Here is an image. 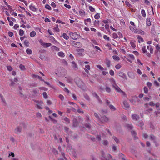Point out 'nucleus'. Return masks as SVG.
Segmentation results:
<instances>
[{"label": "nucleus", "instance_id": "nucleus-7", "mask_svg": "<svg viewBox=\"0 0 160 160\" xmlns=\"http://www.w3.org/2000/svg\"><path fill=\"white\" fill-rule=\"evenodd\" d=\"M144 123L142 120H140L138 121L137 125L140 127L141 129H143V126L144 125Z\"/></svg>", "mask_w": 160, "mask_h": 160}, {"label": "nucleus", "instance_id": "nucleus-33", "mask_svg": "<svg viewBox=\"0 0 160 160\" xmlns=\"http://www.w3.org/2000/svg\"><path fill=\"white\" fill-rule=\"evenodd\" d=\"M26 52L27 54L30 55L32 54V50L29 48L27 49L26 50Z\"/></svg>", "mask_w": 160, "mask_h": 160}, {"label": "nucleus", "instance_id": "nucleus-41", "mask_svg": "<svg viewBox=\"0 0 160 160\" xmlns=\"http://www.w3.org/2000/svg\"><path fill=\"white\" fill-rule=\"evenodd\" d=\"M24 32L23 30H22V29H20L19 30V35L20 36H22L24 34Z\"/></svg>", "mask_w": 160, "mask_h": 160}, {"label": "nucleus", "instance_id": "nucleus-54", "mask_svg": "<svg viewBox=\"0 0 160 160\" xmlns=\"http://www.w3.org/2000/svg\"><path fill=\"white\" fill-rule=\"evenodd\" d=\"M118 35L115 33H114L112 34V38L114 39L117 38H118Z\"/></svg>", "mask_w": 160, "mask_h": 160}, {"label": "nucleus", "instance_id": "nucleus-43", "mask_svg": "<svg viewBox=\"0 0 160 160\" xmlns=\"http://www.w3.org/2000/svg\"><path fill=\"white\" fill-rule=\"evenodd\" d=\"M79 13L81 16L83 15H85V13L84 11L83 10L79 11Z\"/></svg>", "mask_w": 160, "mask_h": 160}, {"label": "nucleus", "instance_id": "nucleus-28", "mask_svg": "<svg viewBox=\"0 0 160 160\" xmlns=\"http://www.w3.org/2000/svg\"><path fill=\"white\" fill-rule=\"evenodd\" d=\"M72 67L74 68H77V65L74 61H72Z\"/></svg>", "mask_w": 160, "mask_h": 160}, {"label": "nucleus", "instance_id": "nucleus-5", "mask_svg": "<svg viewBox=\"0 0 160 160\" xmlns=\"http://www.w3.org/2000/svg\"><path fill=\"white\" fill-rule=\"evenodd\" d=\"M72 122V126L73 127H77L78 126V121L77 119L76 118L74 117L73 118Z\"/></svg>", "mask_w": 160, "mask_h": 160}, {"label": "nucleus", "instance_id": "nucleus-3", "mask_svg": "<svg viewBox=\"0 0 160 160\" xmlns=\"http://www.w3.org/2000/svg\"><path fill=\"white\" fill-rule=\"evenodd\" d=\"M123 103L124 106V108H123L124 109L126 110L129 108L130 107V105L128 102L126 100L123 101Z\"/></svg>", "mask_w": 160, "mask_h": 160}, {"label": "nucleus", "instance_id": "nucleus-36", "mask_svg": "<svg viewBox=\"0 0 160 160\" xmlns=\"http://www.w3.org/2000/svg\"><path fill=\"white\" fill-rule=\"evenodd\" d=\"M141 32H143V33L144 32L143 31L141 30H139L136 28L135 30V31L134 32L139 34L141 33Z\"/></svg>", "mask_w": 160, "mask_h": 160}, {"label": "nucleus", "instance_id": "nucleus-20", "mask_svg": "<svg viewBox=\"0 0 160 160\" xmlns=\"http://www.w3.org/2000/svg\"><path fill=\"white\" fill-rule=\"evenodd\" d=\"M62 36L64 38L67 40H68L69 38V36L66 33H63Z\"/></svg>", "mask_w": 160, "mask_h": 160}, {"label": "nucleus", "instance_id": "nucleus-46", "mask_svg": "<svg viewBox=\"0 0 160 160\" xmlns=\"http://www.w3.org/2000/svg\"><path fill=\"white\" fill-rule=\"evenodd\" d=\"M142 51L143 53H145L147 52V51L146 49V47L145 46H143L142 49Z\"/></svg>", "mask_w": 160, "mask_h": 160}, {"label": "nucleus", "instance_id": "nucleus-62", "mask_svg": "<svg viewBox=\"0 0 160 160\" xmlns=\"http://www.w3.org/2000/svg\"><path fill=\"white\" fill-rule=\"evenodd\" d=\"M7 68L8 70L10 71L12 70V68L11 66H7Z\"/></svg>", "mask_w": 160, "mask_h": 160}, {"label": "nucleus", "instance_id": "nucleus-42", "mask_svg": "<svg viewBox=\"0 0 160 160\" xmlns=\"http://www.w3.org/2000/svg\"><path fill=\"white\" fill-rule=\"evenodd\" d=\"M144 91L145 93L147 94L148 93V88L146 86H144L143 88Z\"/></svg>", "mask_w": 160, "mask_h": 160}, {"label": "nucleus", "instance_id": "nucleus-39", "mask_svg": "<svg viewBox=\"0 0 160 160\" xmlns=\"http://www.w3.org/2000/svg\"><path fill=\"white\" fill-rule=\"evenodd\" d=\"M129 28L131 30L132 32H134L135 31V30L136 29V28L135 27V26L134 27H132L130 26H129Z\"/></svg>", "mask_w": 160, "mask_h": 160}, {"label": "nucleus", "instance_id": "nucleus-52", "mask_svg": "<svg viewBox=\"0 0 160 160\" xmlns=\"http://www.w3.org/2000/svg\"><path fill=\"white\" fill-rule=\"evenodd\" d=\"M29 86L30 88H32L33 87H36L37 86V84L35 83H32L30 84Z\"/></svg>", "mask_w": 160, "mask_h": 160}, {"label": "nucleus", "instance_id": "nucleus-19", "mask_svg": "<svg viewBox=\"0 0 160 160\" xmlns=\"http://www.w3.org/2000/svg\"><path fill=\"white\" fill-rule=\"evenodd\" d=\"M106 64H107L108 67L109 68L110 66L111 62L110 60L107 59H106Z\"/></svg>", "mask_w": 160, "mask_h": 160}, {"label": "nucleus", "instance_id": "nucleus-35", "mask_svg": "<svg viewBox=\"0 0 160 160\" xmlns=\"http://www.w3.org/2000/svg\"><path fill=\"white\" fill-rule=\"evenodd\" d=\"M100 14L99 13H96L94 15V16L95 18L96 19H99L100 17Z\"/></svg>", "mask_w": 160, "mask_h": 160}, {"label": "nucleus", "instance_id": "nucleus-24", "mask_svg": "<svg viewBox=\"0 0 160 160\" xmlns=\"http://www.w3.org/2000/svg\"><path fill=\"white\" fill-rule=\"evenodd\" d=\"M58 55L62 57H64L65 56L64 53L62 52H60L58 53Z\"/></svg>", "mask_w": 160, "mask_h": 160}, {"label": "nucleus", "instance_id": "nucleus-1", "mask_svg": "<svg viewBox=\"0 0 160 160\" xmlns=\"http://www.w3.org/2000/svg\"><path fill=\"white\" fill-rule=\"evenodd\" d=\"M75 82L78 87L82 88L83 86V83L80 78H76L75 79Z\"/></svg>", "mask_w": 160, "mask_h": 160}, {"label": "nucleus", "instance_id": "nucleus-57", "mask_svg": "<svg viewBox=\"0 0 160 160\" xmlns=\"http://www.w3.org/2000/svg\"><path fill=\"white\" fill-rule=\"evenodd\" d=\"M154 84L156 87H159L160 85L159 83L156 80L154 81Z\"/></svg>", "mask_w": 160, "mask_h": 160}, {"label": "nucleus", "instance_id": "nucleus-13", "mask_svg": "<svg viewBox=\"0 0 160 160\" xmlns=\"http://www.w3.org/2000/svg\"><path fill=\"white\" fill-rule=\"evenodd\" d=\"M151 33L152 34L155 35L156 34L155 32V27L154 26H152L151 27Z\"/></svg>", "mask_w": 160, "mask_h": 160}, {"label": "nucleus", "instance_id": "nucleus-51", "mask_svg": "<svg viewBox=\"0 0 160 160\" xmlns=\"http://www.w3.org/2000/svg\"><path fill=\"white\" fill-rule=\"evenodd\" d=\"M43 95L44 98L47 99L48 98V96L46 92H44L43 93Z\"/></svg>", "mask_w": 160, "mask_h": 160}, {"label": "nucleus", "instance_id": "nucleus-8", "mask_svg": "<svg viewBox=\"0 0 160 160\" xmlns=\"http://www.w3.org/2000/svg\"><path fill=\"white\" fill-rule=\"evenodd\" d=\"M132 118L133 120H137L140 117L138 115L136 114H133L132 115Z\"/></svg>", "mask_w": 160, "mask_h": 160}, {"label": "nucleus", "instance_id": "nucleus-44", "mask_svg": "<svg viewBox=\"0 0 160 160\" xmlns=\"http://www.w3.org/2000/svg\"><path fill=\"white\" fill-rule=\"evenodd\" d=\"M141 14H142V16L144 17H145L146 13H145V11L144 9H142L141 11Z\"/></svg>", "mask_w": 160, "mask_h": 160}, {"label": "nucleus", "instance_id": "nucleus-56", "mask_svg": "<svg viewBox=\"0 0 160 160\" xmlns=\"http://www.w3.org/2000/svg\"><path fill=\"white\" fill-rule=\"evenodd\" d=\"M126 126L128 128H129L130 129H132L133 128L132 125L129 124H127Z\"/></svg>", "mask_w": 160, "mask_h": 160}, {"label": "nucleus", "instance_id": "nucleus-37", "mask_svg": "<svg viewBox=\"0 0 160 160\" xmlns=\"http://www.w3.org/2000/svg\"><path fill=\"white\" fill-rule=\"evenodd\" d=\"M112 138L117 143H118L119 142V140L116 137L114 136Z\"/></svg>", "mask_w": 160, "mask_h": 160}, {"label": "nucleus", "instance_id": "nucleus-14", "mask_svg": "<svg viewBox=\"0 0 160 160\" xmlns=\"http://www.w3.org/2000/svg\"><path fill=\"white\" fill-rule=\"evenodd\" d=\"M150 139L151 140H153V142L154 143H156V137L153 134H151L150 136Z\"/></svg>", "mask_w": 160, "mask_h": 160}, {"label": "nucleus", "instance_id": "nucleus-6", "mask_svg": "<svg viewBox=\"0 0 160 160\" xmlns=\"http://www.w3.org/2000/svg\"><path fill=\"white\" fill-rule=\"evenodd\" d=\"M119 76L125 80L127 79V78L126 77V75L123 72L120 71L118 73Z\"/></svg>", "mask_w": 160, "mask_h": 160}, {"label": "nucleus", "instance_id": "nucleus-17", "mask_svg": "<svg viewBox=\"0 0 160 160\" xmlns=\"http://www.w3.org/2000/svg\"><path fill=\"white\" fill-rule=\"evenodd\" d=\"M138 42L139 43H140L141 41L142 42H143L144 40L142 37L138 35Z\"/></svg>", "mask_w": 160, "mask_h": 160}, {"label": "nucleus", "instance_id": "nucleus-23", "mask_svg": "<svg viewBox=\"0 0 160 160\" xmlns=\"http://www.w3.org/2000/svg\"><path fill=\"white\" fill-rule=\"evenodd\" d=\"M152 109L151 108L147 109L146 110V111L145 112V113L148 114L149 112H150V111H152Z\"/></svg>", "mask_w": 160, "mask_h": 160}, {"label": "nucleus", "instance_id": "nucleus-30", "mask_svg": "<svg viewBox=\"0 0 160 160\" xmlns=\"http://www.w3.org/2000/svg\"><path fill=\"white\" fill-rule=\"evenodd\" d=\"M125 4L128 7H129L130 8H132V6L130 4L129 2H128L127 1H125Z\"/></svg>", "mask_w": 160, "mask_h": 160}, {"label": "nucleus", "instance_id": "nucleus-58", "mask_svg": "<svg viewBox=\"0 0 160 160\" xmlns=\"http://www.w3.org/2000/svg\"><path fill=\"white\" fill-rule=\"evenodd\" d=\"M109 73L112 76H114V72L113 70H111L109 71Z\"/></svg>", "mask_w": 160, "mask_h": 160}, {"label": "nucleus", "instance_id": "nucleus-25", "mask_svg": "<svg viewBox=\"0 0 160 160\" xmlns=\"http://www.w3.org/2000/svg\"><path fill=\"white\" fill-rule=\"evenodd\" d=\"M113 58V59L117 60V61H119L120 60V58L117 55H114L112 57Z\"/></svg>", "mask_w": 160, "mask_h": 160}, {"label": "nucleus", "instance_id": "nucleus-18", "mask_svg": "<svg viewBox=\"0 0 160 160\" xmlns=\"http://www.w3.org/2000/svg\"><path fill=\"white\" fill-rule=\"evenodd\" d=\"M109 107L112 111H115L116 110V108L112 105L110 104Z\"/></svg>", "mask_w": 160, "mask_h": 160}, {"label": "nucleus", "instance_id": "nucleus-12", "mask_svg": "<svg viewBox=\"0 0 160 160\" xmlns=\"http://www.w3.org/2000/svg\"><path fill=\"white\" fill-rule=\"evenodd\" d=\"M66 80L67 82H68L72 83L73 82V79L72 78L70 77H66Z\"/></svg>", "mask_w": 160, "mask_h": 160}, {"label": "nucleus", "instance_id": "nucleus-2", "mask_svg": "<svg viewBox=\"0 0 160 160\" xmlns=\"http://www.w3.org/2000/svg\"><path fill=\"white\" fill-rule=\"evenodd\" d=\"M72 43L73 44V46L76 48H80L82 47V44L80 42H76L73 41H72Z\"/></svg>", "mask_w": 160, "mask_h": 160}, {"label": "nucleus", "instance_id": "nucleus-26", "mask_svg": "<svg viewBox=\"0 0 160 160\" xmlns=\"http://www.w3.org/2000/svg\"><path fill=\"white\" fill-rule=\"evenodd\" d=\"M19 67L21 70H24L26 69L25 66L21 64H20Z\"/></svg>", "mask_w": 160, "mask_h": 160}, {"label": "nucleus", "instance_id": "nucleus-45", "mask_svg": "<svg viewBox=\"0 0 160 160\" xmlns=\"http://www.w3.org/2000/svg\"><path fill=\"white\" fill-rule=\"evenodd\" d=\"M147 85L148 86L149 88L151 89L152 86V83L150 82H148L147 83Z\"/></svg>", "mask_w": 160, "mask_h": 160}, {"label": "nucleus", "instance_id": "nucleus-53", "mask_svg": "<svg viewBox=\"0 0 160 160\" xmlns=\"http://www.w3.org/2000/svg\"><path fill=\"white\" fill-rule=\"evenodd\" d=\"M39 42L40 43L41 45H42V46H45V43H46L45 42H44L43 40L42 39H40L39 41Z\"/></svg>", "mask_w": 160, "mask_h": 160}, {"label": "nucleus", "instance_id": "nucleus-10", "mask_svg": "<svg viewBox=\"0 0 160 160\" xmlns=\"http://www.w3.org/2000/svg\"><path fill=\"white\" fill-rule=\"evenodd\" d=\"M22 130V128L20 127V126L17 127L15 129V132L16 133H18V132L20 133L21 132Z\"/></svg>", "mask_w": 160, "mask_h": 160}, {"label": "nucleus", "instance_id": "nucleus-22", "mask_svg": "<svg viewBox=\"0 0 160 160\" xmlns=\"http://www.w3.org/2000/svg\"><path fill=\"white\" fill-rule=\"evenodd\" d=\"M86 22H89L90 23H91V19L90 18H88V19H85L84 20V23H85V24L86 25H88V23Z\"/></svg>", "mask_w": 160, "mask_h": 160}, {"label": "nucleus", "instance_id": "nucleus-16", "mask_svg": "<svg viewBox=\"0 0 160 160\" xmlns=\"http://www.w3.org/2000/svg\"><path fill=\"white\" fill-rule=\"evenodd\" d=\"M33 77L35 78H38L40 80L42 81H44V80L42 78L38 75H37L35 74H33Z\"/></svg>", "mask_w": 160, "mask_h": 160}, {"label": "nucleus", "instance_id": "nucleus-48", "mask_svg": "<svg viewBox=\"0 0 160 160\" xmlns=\"http://www.w3.org/2000/svg\"><path fill=\"white\" fill-rule=\"evenodd\" d=\"M45 8H46L49 10H51L52 9L51 7L48 4H46L45 6Z\"/></svg>", "mask_w": 160, "mask_h": 160}, {"label": "nucleus", "instance_id": "nucleus-50", "mask_svg": "<svg viewBox=\"0 0 160 160\" xmlns=\"http://www.w3.org/2000/svg\"><path fill=\"white\" fill-rule=\"evenodd\" d=\"M94 116H95V117L97 119H98L99 120V121L101 120V118H100V117H99L98 114L97 113H96V112L94 113Z\"/></svg>", "mask_w": 160, "mask_h": 160}, {"label": "nucleus", "instance_id": "nucleus-4", "mask_svg": "<svg viewBox=\"0 0 160 160\" xmlns=\"http://www.w3.org/2000/svg\"><path fill=\"white\" fill-rule=\"evenodd\" d=\"M113 87L115 90H117V91H118L119 92H121L122 93H124L125 92L122 91V90H121L120 88H119V87L117 85V84H115V85H112Z\"/></svg>", "mask_w": 160, "mask_h": 160}, {"label": "nucleus", "instance_id": "nucleus-63", "mask_svg": "<svg viewBox=\"0 0 160 160\" xmlns=\"http://www.w3.org/2000/svg\"><path fill=\"white\" fill-rule=\"evenodd\" d=\"M105 27L107 30L108 31H109V26L108 24H106L105 26Z\"/></svg>", "mask_w": 160, "mask_h": 160}, {"label": "nucleus", "instance_id": "nucleus-38", "mask_svg": "<svg viewBox=\"0 0 160 160\" xmlns=\"http://www.w3.org/2000/svg\"><path fill=\"white\" fill-rule=\"evenodd\" d=\"M24 44L27 47H29V42L27 40H25L24 42Z\"/></svg>", "mask_w": 160, "mask_h": 160}, {"label": "nucleus", "instance_id": "nucleus-11", "mask_svg": "<svg viewBox=\"0 0 160 160\" xmlns=\"http://www.w3.org/2000/svg\"><path fill=\"white\" fill-rule=\"evenodd\" d=\"M131 134L134 137L135 139H137L138 138L136 136L137 135L136 132L134 131H131Z\"/></svg>", "mask_w": 160, "mask_h": 160}, {"label": "nucleus", "instance_id": "nucleus-49", "mask_svg": "<svg viewBox=\"0 0 160 160\" xmlns=\"http://www.w3.org/2000/svg\"><path fill=\"white\" fill-rule=\"evenodd\" d=\"M84 97L85 98L86 100H87L88 101H90V98L89 97L88 94H85L84 95Z\"/></svg>", "mask_w": 160, "mask_h": 160}, {"label": "nucleus", "instance_id": "nucleus-27", "mask_svg": "<svg viewBox=\"0 0 160 160\" xmlns=\"http://www.w3.org/2000/svg\"><path fill=\"white\" fill-rule=\"evenodd\" d=\"M85 127L89 129H90L91 128V125L89 123H86L84 124Z\"/></svg>", "mask_w": 160, "mask_h": 160}, {"label": "nucleus", "instance_id": "nucleus-34", "mask_svg": "<svg viewBox=\"0 0 160 160\" xmlns=\"http://www.w3.org/2000/svg\"><path fill=\"white\" fill-rule=\"evenodd\" d=\"M36 35V32L35 31H33L32 32L30 33V36L31 37H34Z\"/></svg>", "mask_w": 160, "mask_h": 160}, {"label": "nucleus", "instance_id": "nucleus-15", "mask_svg": "<svg viewBox=\"0 0 160 160\" xmlns=\"http://www.w3.org/2000/svg\"><path fill=\"white\" fill-rule=\"evenodd\" d=\"M29 9L35 12L37 9L36 8L35 6H33L31 4L29 6Z\"/></svg>", "mask_w": 160, "mask_h": 160}, {"label": "nucleus", "instance_id": "nucleus-59", "mask_svg": "<svg viewBox=\"0 0 160 160\" xmlns=\"http://www.w3.org/2000/svg\"><path fill=\"white\" fill-rule=\"evenodd\" d=\"M156 50H157V51H160V47L159 45L158 44L156 46Z\"/></svg>", "mask_w": 160, "mask_h": 160}, {"label": "nucleus", "instance_id": "nucleus-60", "mask_svg": "<svg viewBox=\"0 0 160 160\" xmlns=\"http://www.w3.org/2000/svg\"><path fill=\"white\" fill-rule=\"evenodd\" d=\"M128 56H129V57L132 60H134L135 58H134V55H133L129 54L128 55Z\"/></svg>", "mask_w": 160, "mask_h": 160}, {"label": "nucleus", "instance_id": "nucleus-9", "mask_svg": "<svg viewBox=\"0 0 160 160\" xmlns=\"http://www.w3.org/2000/svg\"><path fill=\"white\" fill-rule=\"evenodd\" d=\"M101 119L102 121L105 122H107L108 121V118L104 115L101 117Z\"/></svg>", "mask_w": 160, "mask_h": 160}, {"label": "nucleus", "instance_id": "nucleus-55", "mask_svg": "<svg viewBox=\"0 0 160 160\" xmlns=\"http://www.w3.org/2000/svg\"><path fill=\"white\" fill-rule=\"evenodd\" d=\"M103 38L106 40H107L108 41H110V38H109V37L107 36V35H104V36H103Z\"/></svg>", "mask_w": 160, "mask_h": 160}, {"label": "nucleus", "instance_id": "nucleus-47", "mask_svg": "<svg viewBox=\"0 0 160 160\" xmlns=\"http://www.w3.org/2000/svg\"><path fill=\"white\" fill-rule=\"evenodd\" d=\"M89 8L90 11L91 12H94L95 11L94 8L92 6H89Z\"/></svg>", "mask_w": 160, "mask_h": 160}, {"label": "nucleus", "instance_id": "nucleus-29", "mask_svg": "<svg viewBox=\"0 0 160 160\" xmlns=\"http://www.w3.org/2000/svg\"><path fill=\"white\" fill-rule=\"evenodd\" d=\"M97 67L101 71H103L104 70H107L106 68H105V69H104L100 65H97Z\"/></svg>", "mask_w": 160, "mask_h": 160}, {"label": "nucleus", "instance_id": "nucleus-32", "mask_svg": "<svg viewBox=\"0 0 160 160\" xmlns=\"http://www.w3.org/2000/svg\"><path fill=\"white\" fill-rule=\"evenodd\" d=\"M121 67H122L121 64L118 63V64H117L115 66V67L116 69H119Z\"/></svg>", "mask_w": 160, "mask_h": 160}, {"label": "nucleus", "instance_id": "nucleus-61", "mask_svg": "<svg viewBox=\"0 0 160 160\" xmlns=\"http://www.w3.org/2000/svg\"><path fill=\"white\" fill-rule=\"evenodd\" d=\"M130 44L132 47L133 48H135L136 47V45L134 43V42H130Z\"/></svg>", "mask_w": 160, "mask_h": 160}, {"label": "nucleus", "instance_id": "nucleus-21", "mask_svg": "<svg viewBox=\"0 0 160 160\" xmlns=\"http://www.w3.org/2000/svg\"><path fill=\"white\" fill-rule=\"evenodd\" d=\"M146 24L147 25L150 26L151 24L150 18H147L146 20Z\"/></svg>", "mask_w": 160, "mask_h": 160}, {"label": "nucleus", "instance_id": "nucleus-40", "mask_svg": "<svg viewBox=\"0 0 160 160\" xmlns=\"http://www.w3.org/2000/svg\"><path fill=\"white\" fill-rule=\"evenodd\" d=\"M155 105L158 110H160V105L159 102H157L155 104Z\"/></svg>", "mask_w": 160, "mask_h": 160}, {"label": "nucleus", "instance_id": "nucleus-64", "mask_svg": "<svg viewBox=\"0 0 160 160\" xmlns=\"http://www.w3.org/2000/svg\"><path fill=\"white\" fill-rule=\"evenodd\" d=\"M97 100H98V102L100 104H102V100L100 99L99 97H98V98H96Z\"/></svg>", "mask_w": 160, "mask_h": 160}, {"label": "nucleus", "instance_id": "nucleus-31", "mask_svg": "<svg viewBox=\"0 0 160 160\" xmlns=\"http://www.w3.org/2000/svg\"><path fill=\"white\" fill-rule=\"evenodd\" d=\"M52 49L55 50L57 51H58L60 50V48H59L55 46H52Z\"/></svg>", "mask_w": 160, "mask_h": 160}]
</instances>
